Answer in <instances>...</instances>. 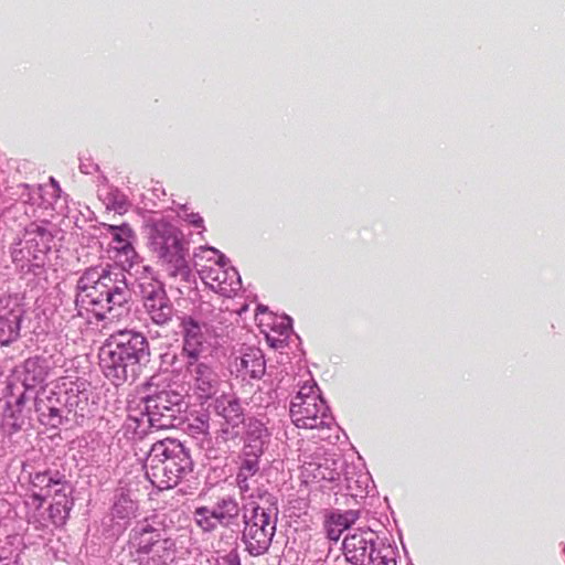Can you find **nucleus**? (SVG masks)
Segmentation results:
<instances>
[{
  "instance_id": "ddd939ff",
  "label": "nucleus",
  "mask_w": 565,
  "mask_h": 565,
  "mask_svg": "<svg viewBox=\"0 0 565 565\" xmlns=\"http://www.w3.org/2000/svg\"><path fill=\"white\" fill-rule=\"evenodd\" d=\"M183 337V353L191 360H196L204 350L206 341V326L200 323L191 316L180 320Z\"/></svg>"
},
{
  "instance_id": "c756f323",
  "label": "nucleus",
  "mask_w": 565,
  "mask_h": 565,
  "mask_svg": "<svg viewBox=\"0 0 565 565\" xmlns=\"http://www.w3.org/2000/svg\"><path fill=\"white\" fill-rule=\"evenodd\" d=\"M329 475H330V476H327L326 473L321 472V473H320V477H321L322 479H330V480H331V479H333L332 473L330 472Z\"/></svg>"
},
{
  "instance_id": "f257e3e1",
  "label": "nucleus",
  "mask_w": 565,
  "mask_h": 565,
  "mask_svg": "<svg viewBox=\"0 0 565 565\" xmlns=\"http://www.w3.org/2000/svg\"><path fill=\"white\" fill-rule=\"evenodd\" d=\"M121 274L108 266L87 268L77 281L76 306L98 320L120 321L130 313V291Z\"/></svg>"
},
{
  "instance_id": "412c9836",
  "label": "nucleus",
  "mask_w": 565,
  "mask_h": 565,
  "mask_svg": "<svg viewBox=\"0 0 565 565\" xmlns=\"http://www.w3.org/2000/svg\"><path fill=\"white\" fill-rule=\"evenodd\" d=\"M147 409L150 414L149 420H154L156 415L164 416L163 411L173 412L172 408L168 405V394L160 393L156 397L149 399L147 402Z\"/></svg>"
},
{
  "instance_id": "39448f33",
  "label": "nucleus",
  "mask_w": 565,
  "mask_h": 565,
  "mask_svg": "<svg viewBox=\"0 0 565 565\" xmlns=\"http://www.w3.org/2000/svg\"><path fill=\"white\" fill-rule=\"evenodd\" d=\"M195 266L203 282L214 292L230 298L241 289L238 273L226 266L224 255L217 249L202 248L195 255Z\"/></svg>"
},
{
  "instance_id": "a878e982",
  "label": "nucleus",
  "mask_w": 565,
  "mask_h": 565,
  "mask_svg": "<svg viewBox=\"0 0 565 565\" xmlns=\"http://www.w3.org/2000/svg\"><path fill=\"white\" fill-rule=\"evenodd\" d=\"M42 417H47V420L45 422L46 425H50L52 427H57L62 424V415L58 408L50 407L49 414H45L44 412L41 413Z\"/></svg>"
},
{
  "instance_id": "cd10ccee",
  "label": "nucleus",
  "mask_w": 565,
  "mask_h": 565,
  "mask_svg": "<svg viewBox=\"0 0 565 565\" xmlns=\"http://www.w3.org/2000/svg\"><path fill=\"white\" fill-rule=\"evenodd\" d=\"M30 228H36V233L41 237V241L43 242V248H41L39 252L44 253L46 249H49V246L46 243L51 238L50 233L45 228H43L39 225H31Z\"/></svg>"
},
{
  "instance_id": "0eeeda50",
  "label": "nucleus",
  "mask_w": 565,
  "mask_h": 565,
  "mask_svg": "<svg viewBox=\"0 0 565 565\" xmlns=\"http://www.w3.org/2000/svg\"><path fill=\"white\" fill-rule=\"evenodd\" d=\"M249 518L245 515L243 537L246 548L254 556L263 555L271 544L276 531V518L270 508L253 505Z\"/></svg>"
},
{
  "instance_id": "4468645a",
  "label": "nucleus",
  "mask_w": 565,
  "mask_h": 565,
  "mask_svg": "<svg viewBox=\"0 0 565 565\" xmlns=\"http://www.w3.org/2000/svg\"><path fill=\"white\" fill-rule=\"evenodd\" d=\"M103 226L107 228L113 236V248L116 252V257H124L120 262L128 264V266H132L134 260L137 257V253L132 245V241L135 239V232L132 228L128 224H103Z\"/></svg>"
},
{
  "instance_id": "a211bd4d",
  "label": "nucleus",
  "mask_w": 565,
  "mask_h": 565,
  "mask_svg": "<svg viewBox=\"0 0 565 565\" xmlns=\"http://www.w3.org/2000/svg\"><path fill=\"white\" fill-rule=\"evenodd\" d=\"M239 366L252 377H259L264 372V361L258 350H250L239 358Z\"/></svg>"
},
{
  "instance_id": "7c9ffc66",
  "label": "nucleus",
  "mask_w": 565,
  "mask_h": 565,
  "mask_svg": "<svg viewBox=\"0 0 565 565\" xmlns=\"http://www.w3.org/2000/svg\"><path fill=\"white\" fill-rule=\"evenodd\" d=\"M34 498L40 500L41 503L44 501V497H42L41 494H34Z\"/></svg>"
},
{
  "instance_id": "9b49d317",
  "label": "nucleus",
  "mask_w": 565,
  "mask_h": 565,
  "mask_svg": "<svg viewBox=\"0 0 565 565\" xmlns=\"http://www.w3.org/2000/svg\"><path fill=\"white\" fill-rule=\"evenodd\" d=\"M186 371L191 376V385L201 399H209L218 390L220 380L212 367L203 362H188Z\"/></svg>"
},
{
  "instance_id": "4be33fe9",
  "label": "nucleus",
  "mask_w": 565,
  "mask_h": 565,
  "mask_svg": "<svg viewBox=\"0 0 565 565\" xmlns=\"http://www.w3.org/2000/svg\"><path fill=\"white\" fill-rule=\"evenodd\" d=\"M60 479H54L53 477L49 476L46 472H36L32 477V484L35 488H40L41 490H46L44 497L50 495V488L54 484H60Z\"/></svg>"
},
{
  "instance_id": "9d476101",
  "label": "nucleus",
  "mask_w": 565,
  "mask_h": 565,
  "mask_svg": "<svg viewBox=\"0 0 565 565\" xmlns=\"http://www.w3.org/2000/svg\"><path fill=\"white\" fill-rule=\"evenodd\" d=\"M143 307L153 323L164 326L172 320L173 306L164 289L158 285L143 288Z\"/></svg>"
},
{
  "instance_id": "5701e85b",
  "label": "nucleus",
  "mask_w": 565,
  "mask_h": 565,
  "mask_svg": "<svg viewBox=\"0 0 565 565\" xmlns=\"http://www.w3.org/2000/svg\"><path fill=\"white\" fill-rule=\"evenodd\" d=\"M136 509L135 503L126 495H121L115 503L114 510L116 515L125 518Z\"/></svg>"
},
{
  "instance_id": "1a4fd4ad",
  "label": "nucleus",
  "mask_w": 565,
  "mask_h": 565,
  "mask_svg": "<svg viewBox=\"0 0 565 565\" xmlns=\"http://www.w3.org/2000/svg\"><path fill=\"white\" fill-rule=\"evenodd\" d=\"M215 412L224 419L216 440L225 444L230 440H235L238 437L237 428L244 422V414L239 402L234 397L223 395L215 401Z\"/></svg>"
},
{
  "instance_id": "bb28decb",
  "label": "nucleus",
  "mask_w": 565,
  "mask_h": 565,
  "mask_svg": "<svg viewBox=\"0 0 565 565\" xmlns=\"http://www.w3.org/2000/svg\"><path fill=\"white\" fill-rule=\"evenodd\" d=\"M193 434L206 435L209 433V423L206 419L196 418L193 424L189 426Z\"/></svg>"
},
{
  "instance_id": "f03ea898",
  "label": "nucleus",
  "mask_w": 565,
  "mask_h": 565,
  "mask_svg": "<svg viewBox=\"0 0 565 565\" xmlns=\"http://www.w3.org/2000/svg\"><path fill=\"white\" fill-rule=\"evenodd\" d=\"M147 348L148 341L140 333L125 330L111 334L98 352L104 375L115 385L134 381Z\"/></svg>"
},
{
  "instance_id": "393cba45",
  "label": "nucleus",
  "mask_w": 565,
  "mask_h": 565,
  "mask_svg": "<svg viewBox=\"0 0 565 565\" xmlns=\"http://www.w3.org/2000/svg\"><path fill=\"white\" fill-rule=\"evenodd\" d=\"M262 454H263L262 440L255 439L254 443H249L244 446L243 458L258 460V458L262 456Z\"/></svg>"
},
{
  "instance_id": "6ab92c4d",
  "label": "nucleus",
  "mask_w": 565,
  "mask_h": 565,
  "mask_svg": "<svg viewBox=\"0 0 565 565\" xmlns=\"http://www.w3.org/2000/svg\"><path fill=\"white\" fill-rule=\"evenodd\" d=\"M258 469V460L243 458L239 471L236 477V481L242 494L249 490L248 479L255 476Z\"/></svg>"
},
{
  "instance_id": "2eb2a0df",
  "label": "nucleus",
  "mask_w": 565,
  "mask_h": 565,
  "mask_svg": "<svg viewBox=\"0 0 565 565\" xmlns=\"http://www.w3.org/2000/svg\"><path fill=\"white\" fill-rule=\"evenodd\" d=\"M359 519V512L349 510L345 512L333 511L324 521L327 535L332 541H338L341 534Z\"/></svg>"
},
{
  "instance_id": "c85d7f7f",
  "label": "nucleus",
  "mask_w": 565,
  "mask_h": 565,
  "mask_svg": "<svg viewBox=\"0 0 565 565\" xmlns=\"http://www.w3.org/2000/svg\"><path fill=\"white\" fill-rule=\"evenodd\" d=\"M188 221L196 228H203L204 221L199 214H190Z\"/></svg>"
},
{
  "instance_id": "b1692460",
  "label": "nucleus",
  "mask_w": 565,
  "mask_h": 565,
  "mask_svg": "<svg viewBox=\"0 0 565 565\" xmlns=\"http://www.w3.org/2000/svg\"><path fill=\"white\" fill-rule=\"evenodd\" d=\"M392 554L391 551H387L385 554L377 552L376 555H374V552H371L366 563L369 565H396V561Z\"/></svg>"
},
{
  "instance_id": "20e7f679",
  "label": "nucleus",
  "mask_w": 565,
  "mask_h": 565,
  "mask_svg": "<svg viewBox=\"0 0 565 565\" xmlns=\"http://www.w3.org/2000/svg\"><path fill=\"white\" fill-rule=\"evenodd\" d=\"M129 552L140 565H167L174 558V543L153 520L138 522L129 534Z\"/></svg>"
},
{
  "instance_id": "f8f14e48",
  "label": "nucleus",
  "mask_w": 565,
  "mask_h": 565,
  "mask_svg": "<svg viewBox=\"0 0 565 565\" xmlns=\"http://www.w3.org/2000/svg\"><path fill=\"white\" fill-rule=\"evenodd\" d=\"M375 534L369 530H358L345 536L343 552L345 558L355 565H366L371 552H374Z\"/></svg>"
},
{
  "instance_id": "dca6fc26",
  "label": "nucleus",
  "mask_w": 565,
  "mask_h": 565,
  "mask_svg": "<svg viewBox=\"0 0 565 565\" xmlns=\"http://www.w3.org/2000/svg\"><path fill=\"white\" fill-rule=\"evenodd\" d=\"M20 332V317L10 313L8 317H0V344L7 345L15 340Z\"/></svg>"
},
{
  "instance_id": "6e6552de",
  "label": "nucleus",
  "mask_w": 565,
  "mask_h": 565,
  "mask_svg": "<svg viewBox=\"0 0 565 565\" xmlns=\"http://www.w3.org/2000/svg\"><path fill=\"white\" fill-rule=\"evenodd\" d=\"M239 505L235 499L226 495L220 498L212 505H203L195 509L194 516L198 525L203 531H212L218 524L230 525L239 515Z\"/></svg>"
},
{
  "instance_id": "f3484780",
  "label": "nucleus",
  "mask_w": 565,
  "mask_h": 565,
  "mask_svg": "<svg viewBox=\"0 0 565 565\" xmlns=\"http://www.w3.org/2000/svg\"><path fill=\"white\" fill-rule=\"evenodd\" d=\"M185 466H179L174 458H170L166 456V459L162 461V468L164 475H167L166 480H161V484L159 487L170 489L175 487L179 483V480L182 473L185 471Z\"/></svg>"
},
{
  "instance_id": "aec40b11",
  "label": "nucleus",
  "mask_w": 565,
  "mask_h": 565,
  "mask_svg": "<svg viewBox=\"0 0 565 565\" xmlns=\"http://www.w3.org/2000/svg\"><path fill=\"white\" fill-rule=\"evenodd\" d=\"M24 370L26 372V376L24 379L26 385H35L36 383L44 381L45 371L39 364L38 359H28L24 362Z\"/></svg>"
},
{
  "instance_id": "423d86ee",
  "label": "nucleus",
  "mask_w": 565,
  "mask_h": 565,
  "mask_svg": "<svg viewBox=\"0 0 565 565\" xmlns=\"http://www.w3.org/2000/svg\"><path fill=\"white\" fill-rule=\"evenodd\" d=\"M290 416L298 428L319 429L333 423L328 406L315 384H305L291 401Z\"/></svg>"
},
{
  "instance_id": "7ed1b4c3",
  "label": "nucleus",
  "mask_w": 565,
  "mask_h": 565,
  "mask_svg": "<svg viewBox=\"0 0 565 565\" xmlns=\"http://www.w3.org/2000/svg\"><path fill=\"white\" fill-rule=\"evenodd\" d=\"M147 246L152 257L170 276L185 277L189 274L184 235L173 224L163 220L151 224L148 228Z\"/></svg>"
}]
</instances>
